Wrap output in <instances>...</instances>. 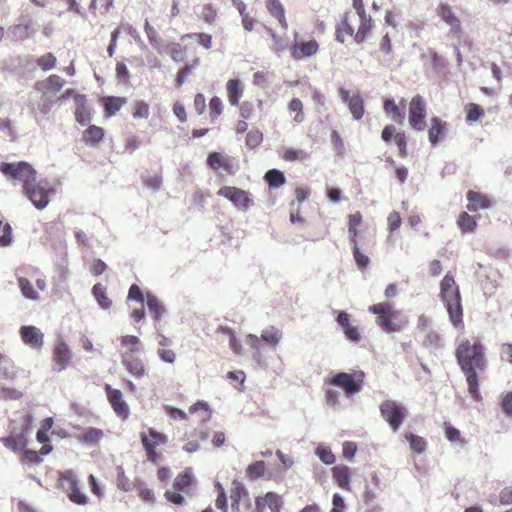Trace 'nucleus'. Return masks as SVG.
<instances>
[{"instance_id":"f257e3e1","label":"nucleus","mask_w":512,"mask_h":512,"mask_svg":"<svg viewBox=\"0 0 512 512\" xmlns=\"http://www.w3.org/2000/svg\"><path fill=\"white\" fill-rule=\"evenodd\" d=\"M455 357L464 374L477 373L486 368L485 347L480 341L471 343L468 339L462 340L455 350Z\"/></svg>"},{"instance_id":"f03ea898","label":"nucleus","mask_w":512,"mask_h":512,"mask_svg":"<svg viewBox=\"0 0 512 512\" xmlns=\"http://www.w3.org/2000/svg\"><path fill=\"white\" fill-rule=\"evenodd\" d=\"M368 311L376 315L377 325L388 334L401 332L408 326L407 316L388 303L370 305Z\"/></svg>"},{"instance_id":"7ed1b4c3","label":"nucleus","mask_w":512,"mask_h":512,"mask_svg":"<svg viewBox=\"0 0 512 512\" xmlns=\"http://www.w3.org/2000/svg\"><path fill=\"white\" fill-rule=\"evenodd\" d=\"M364 378L365 374L361 370L352 373L337 372L329 377L328 383L342 389L346 397H352L363 389Z\"/></svg>"},{"instance_id":"20e7f679","label":"nucleus","mask_w":512,"mask_h":512,"mask_svg":"<svg viewBox=\"0 0 512 512\" xmlns=\"http://www.w3.org/2000/svg\"><path fill=\"white\" fill-rule=\"evenodd\" d=\"M439 297L454 328H463V306L460 290H440Z\"/></svg>"},{"instance_id":"39448f33","label":"nucleus","mask_w":512,"mask_h":512,"mask_svg":"<svg viewBox=\"0 0 512 512\" xmlns=\"http://www.w3.org/2000/svg\"><path fill=\"white\" fill-rule=\"evenodd\" d=\"M59 487L66 491L69 500L77 505H86L88 496L79 489L80 480L71 469L59 472Z\"/></svg>"},{"instance_id":"423d86ee","label":"nucleus","mask_w":512,"mask_h":512,"mask_svg":"<svg viewBox=\"0 0 512 512\" xmlns=\"http://www.w3.org/2000/svg\"><path fill=\"white\" fill-rule=\"evenodd\" d=\"M379 410L381 416L394 432L399 430L408 414L407 409L402 404L394 400L383 401L379 406Z\"/></svg>"},{"instance_id":"0eeeda50","label":"nucleus","mask_w":512,"mask_h":512,"mask_svg":"<svg viewBox=\"0 0 512 512\" xmlns=\"http://www.w3.org/2000/svg\"><path fill=\"white\" fill-rule=\"evenodd\" d=\"M0 171L3 175L23 182V186L36 180V171L27 162L0 164Z\"/></svg>"},{"instance_id":"6e6552de","label":"nucleus","mask_w":512,"mask_h":512,"mask_svg":"<svg viewBox=\"0 0 512 512\" xmlns=\"http://www.w3.org/2000/svg\"><path fill=\"white\" fill-rule=\"evenodd\" d=\"M427 116V102L419 94L413 96L408 105V121L415 131H423Z\"/></svg>"},{"instance_id":"1a4fd4ad","label":"nucleus","mask_w":512,"mask_h":512,"mask_svg":"<svg viewBox=\"0 0 512 512\" xmlns=\"http://www.w3.org/2000/svg\"><path fill=\"white\" fill-rule=\"evenodd\" d=\"M25 195L30 199L37 209L45 208L49 203V195L53 191L48 182L32 181L23 186Z\"/></svg>"},{"instance_id":"9d476101","label":"nucleus","mask_w":512,"mask_h":512,"mask_svg":"<svg viewBox=\"0 0 512 512\" xmlns=\"http://www.w3.org/2000/svg\"><path fill=\"white\" fill-rule=\"evenodd\" d=\"M217 194L228 199L235 207L244 211L254 205V200L250 193L235 186H223L218 190Z\"/></svg>"},{"instance_id":"9b49d317","label":"nucleus","mask_w":512,"mask_h":512,"mask_svg":"<svg viewBox=\"0 0 512 512\" xmlns=\"http://www.w3.org/2000/svg\"><path fill=\"white\" fill-rule=\"evenodd\" d=\"M16 277L20 288H43L45 281L41 272L32 266H21L16 270Z\"/></svg>"},{"instance_id":"f8f14e48","label":"nucleus","mask_w":512,"mask_h":512,"mask_svg":"<svg viewBox=\"0 0 512 512\" xmlns=\"http://www.w3.org/2000/svg\"><path fill=\"white\" fill-rule=\"evenodd\" d=\"M127 300L139 302L142 306L146 304L148 310L153 314L156 321H160L162 313L165 311L163 304L151 294L145 296L143 290H128Z\"/></svg>"},{"instance_id":"ddd939ff","label":"nucleus","mask_w":512,"mask_h":512,"mask_svg":"<svg viewBox=\"0 0 512 512\" xmlns=\"http://www.w3.org/2000/svg\"><path fill=\"white\" fill-rule=\"evenodd\" d=\"M65 80L59 75L52 74L34 83V90L41 98H57L56 95L64 87Z\"/></svg>"},{"instance_id":"4468645a","label":"nucleus","mask_w":512,"mask_h":512,"mask_svg":"<svg viewBox=\"0 0 512 512\" xmlns=\"http://www.w3.org/2000/svg\"><path fill=\"white\" fill-rule=\"evenodd\" d=\"M334 314L336 315L335 321L345 335L346 340L353 344H358L362 340V335L358 327L351 323L350 314L345 310H335Z\"/></svg>"},{"instance_id":"2eb2a0df","label":"nucleus","mask_w":512,"mask_h":512,"mask_svg":"<svg viewBox=\"0 0 512 512\" xmlns=\"http://www.w3.org/2000/svg\"><path fill=\"white\" fill-rule=\"evenodd\" d=\"M282 338V333L279 329L274 326H269L261 332V336L258 337L254 334H248L246 342L255 350L260 349V341L262 340L266 345L275 348Z\"/></svg>"},{"instance_id":"dca6fc26","label":"nucleus","mask_w":512,"mask_h":512,"mask_svg":"<svg viewBox=\"0 0 512 512\" xmlns=\"http://www.w3.org/2000/svg\"><path fill=\"white\" fill-rule=\"evenodd\" d=\"M105 391L107 399L116 415L122 419H127L130 415L128 404L123 400V394L119 389H114L106 384Z\"/></svg>"},{"instance_id":"f3484780","label":"nucleus","mask_w":512,"mask_h":512,"mask_svg":"<svg viewBox=\"0 0 512 512\" xmlns=\"http://www.w3.org/2000/svg\"><path fill=\"white\" fill-rule=\"evenodd\" d=\"M437 15L450 27L453 35H460L462 33V26L460 19L455 15L452 6L448 3L441 2L436 8Z\"/></svg>"},{"instance_id":"a211bd4d","label":"nucleus","mask_w":512,"mask_h":512,"mask_svg":"<svg viewBox=\"0 0 512 512\" xmlns=\"http://www.w3.org/2000/svg\"><path fill=\"white\" fill-rule=\"evenodd\" d=\"M71 350L63 339L57 340L53 350L54 370L61 372L65 370L71 360Z\"/></svg>"},{"instance_id":"6ab92c4d","label":"nucleus","mask_w":512,"mask_h":512,"mask_svg":"<svg viewBox=\"0 0 512 512\" xmlns=\"http://www.w3.org/2000/svg\"><path fill=\"white\" fill-rule=\"evenodd\" d=\"M341 99L347 103L348 108L355 120H360L365 113L364 100L359 94L350 95L348 90L340 89Z\"/></svg>"},{"instance_id":"aec40b11","label":"nucleus","mask_w":512,"mask_h":512,"mask_svg":"<svg viewBox=\"0 0 512 512\" xmlns=\"http://www.w3.org/2000/svg\"><path fill=\"white\" fill-rule=\"evenodd\" d=\"M140 440L146 453L156 450L158 445H163L167 442V436L158 432L154 428H149L148 433L140 432Z\"/></svg>"},{"instance_id":"412c9836","label":"nucleus","mask_w":512,"mask_h":512,"mask_svg":"<svg viewBox=\"0 0 512 512\" xmlns=\"http://www.w3.org/2000/svg\"><path fill=\"white\" fill-rule=\"evenodd\" d=\"M20 334L22 341L31 348H41L44 344V334L33 325H23Z\"/></svg>"},{"instance_id":"4be33fe9","label":"nucleus","mask_w":512,"mask_h":512,"mask_svg":"<svg viewBox=\"0 0 512 512\" xmlns=\"http://www.w3.org/2000/svg\"><path fill=\"white\" fill-rule=\"evenodd\" d=\"M466 198L468 201L467 209L470 212L487 209L492 204L488 195L474 190H469L466 194Z\"/></svg>"},{"instance_id":"5701e85b","label":"nucleus","mask_w":512,"mask_h":512,"mask_svg":"<svg viewBox=\"0 0 512 512\" xmlns=\"http://www.w3.org/2000/svg\"><path fill=\"white\" fill-rule=\"evenodd\" d=\"M447 123L441 118L434 116L430 118L428 127V140L431 145H436L446 134Z\"/></svg>"},{"instance_id":"b1692460","label":"nucleus","mask_w":512,"mask_h":512,"mask_svg":"<svg viewBox=\"0 0 512 512\" xmlns=\"http://www.w3.org/2000/svg\"><path fill=\"white\" fill-rule=\"evenodd\" d=\"M64 242V231L61 226L55 223L45 225L44 244L52 248L61 246Z\"/></svg>"},{"instance_id":"393cba45","label":"nucleus","mask_w":512,"mask_h":512,"mask_svg":"<svg viewBox=\"0 0 512 512\" xmlns=\"http://www.w3.org/2000/svg\"><path fill=\"white\" fill-rule=\"evenodd\" d=\"M265 6L269 14L279 23V26L287 30L288 21L286 19L285 8L280 0H265Z\"/></svg>"},{"instance_id":"a878e982","label":"nucleus","mask_w":512,"mask_h":512,"mask_svg":"<svg viewBox=\"0 0 512 512\" xmlns=\"http://www.w3.org/2000/svg\"><path fill=\"white\" fill-rule=\"evenodd\" d=\"M319 44L316 40L303 41L295 43L292 47V56L295 59L311 57L318 53Z\"/></svg>"},{"instance_id":"bb28decb","label":"nucleus","mask_w":512,"mask_h":512,"mask_svg":"<svg viewBox=\"0 0 512 512\" xmlns=\"http://www.w3.org/2000/svg\"><path fill=\"white\" fill-rule=\"evenodd\" d=\"M207 165L213 170L223 169L228 174L233 173V164L230 157L219 152H211L207 157Z\"/></svg>"},{"instance_id":"cd10ccee","label":"nucleus","mask_w":512,"mask_h":512,"mask_svg":"<svg viewBox=\"0 0 512 512\" xmlns=\"http://www.w3.org/2000/svg\"><path fill=\"white\" fill-rule=\"evenodd\" d=\"M196 480L191 468H185L177 475L173 482V488L183 493H189L190 488L195 485Z\"/></svg>"},{"instance_id":"c85d7f7f","label":"nucleus","mask_w":512,"mask_h":512,"mask_svg":"<svg viewBox=\"0 0 512 512\" xmlns=\"http://www.w3.org/2000/svg\"><path fill=\"white\" fill-rule=\"evenodd\" d=\"M351 12H345L341 18V21L336 25L335 37L340 43H344L346 37L352 36L354 38V28L350 23Z\"/></svg>"},{"instance_id":"c756f323","label":"nucleus","mask_w":512,"mask_h":512,"mask_svg":"<svg viewBox=\"0 0 512 512\" xmlns=\"http://www.w3.org/2000/svg\"><path fill=\"white\" fill-rule=\"evenodd\" d=\"M332 477L335 483L343 490H350L351 473L346 465H336L332 468Z\"/></svg>"},{"instance_id":"7c9ffc66","label":"nucleus","mask_w":512,"mask_h":512,"mask_svg":"<svg viewBox=\"0 0 512 512\" xmlns=\"http://www.w3.org/2000/svg\"><path fill=\"white\" fill-rule=\"evenodd\" d=\"M74 100L77 103L75 110V119L80 125H87L90 120V111L86 106V96L82 94H75Z\"/></svg>"},{"instance_id":"2f4dec72","label":"nucleus","mask_w":512,"mask_h":512,"mask_svg":"<svg viewBox=\"0 0 512 512\" xmlns=\"http://www.w3.org/2000/svg\"><path fill=\"white\" fill-rule=\"evenodd\" d=\"M383 110L394 122L398 124H402L404 122L405 112L393 99H384Z\"/></svg>"},{"instance_id":"473e14b6","label":"nucleus","mask_w":512,"mask_h":512,"mask_svg":"<svg viewBox=\"0 0 512 512\" xmlns=\"http://www.w3.org/2000/svg\"><path fill=\"white\" fill-rule=\"evenodd\" d=\"M232 509L233 510H239L240 501L243 499L250 500L249 498V492L245 485L239 481L238 479H234L232 482Z\"/></svg>"},{"instance_id":"72a5a7b5","label":"nucleus","mask_w":512,"mask_h":512,"mask_svg":"<svg viewBox=\"0 0 512 512\" xmlns=\"http://www.w3.org/2000/svg\"><path fill=\"white\" fill-rule=\"evenodd\" d=\"M227 97L230 105L238 106L240 97L243 94V87L238 79H230L226 84Z\"/></svg>"},{"instance_id":"f704fd0d","label":"nucleus","mask_w":512,"mask_h":512,"mask_svg":"<svg viewBox=\"0 0 512 512\" xmlns=\"http://www.w3.org/2000/svg\"><path fill=\"white\" fill-rule=\"evenodd\" d=\"M360 24L358 30L354 33V41L357 44H361L365 41L368 34L372 30V19L369 14H364V16H359Z\"/></svg>"},{"instance_id":"c9c22d12","label":"nucleus","mask_w":512,"mask_h":512,"mask_svg":"<svg viewBox=\"0 0 512 512\" xmlns=\"http://www.w3.org/2000/svg\"><path fill=\"white\" fill-rule=\"evenodd\" d=\"M102 103L106 116L110 117L115 115L126 104V98L108 96L102 99Z\"/></svg>"},{"instance_id":"e433bc0d","label":"nucleus","mask_w":512,"mask_h":512,"mask_svg":"<svg viewBox=\"0 0 512 512\" xmlns=\"http://www.w3.org/2000/svg\"><path fill=\"white\" fill-rule=\"evenodd\" d=\"M363 223L362 214L356 211L353 214L348 215V234L350 242L358 241L359 228Z\"/></svg>"},{"instance_id":"4c0bfd02","label":"nucleus","mask_w":512,"mask_h":512,"mask_svg":"<svg viewBox=\"0 0 512 512\" xmlns=\"http://www.w3.org/2000/svg\"><path fill=\"white\" fill-rule=\"evenodd\" d=\"M479 217L472 216L468 212H461L457 219V225L462 233H472L477 228V219Z\"/></svg>"},{"instance_id":"58836bf2","label":"nucleus","mask_w":512,"mask_h":512,"mask_svg":"<svg viewBox=\"0 0 512 512\" xmlns=\"http://www.w3.org/2000/svg\"><path fill=\"white\" fill-rule=\"evenodd\" d=\"M123 365L136 378H142L146 374L145 366L139 358H124Z\"/></svg>"},{"instance_id":"ea45409f","label":"nucleus","mask_w":512,"mask_h":512,"mask_svg":"<svg viewBox=\"0 0 512 512\" xmlns=\"http://www.w3.org/2000/svg\"><path fill=\"white\" fill-rule=\"evenodd\" d=\"M9 37L13 41H24L32 34V29L26 24H15L8 28Z\"/></svg>"},{"instance_id":"a19ab883","label":"nucleus","mask_w":512,"mask_h":512,"mask_svg":"<svg viewBox=\"0 0 512 512\" xmlns=\"http://www.w3.org/2000/svg\"><path fill=\"white\" fill-rule=\"evenodd\" d=\"M104 137L103 128L96 125H89L83 133V138L86 143L91 145L98 144Z\"/></svg>"},{"instance_id":"79ce46f5","label":"nucleus","mask_w":512,"mask_h":512,"mask_svg":"<svg viewBox=\"0 0 512 512\" xmlns=\"http://www.w3.org/2000/svg\"><path fill=\"white\" fill-rule=\"evenodd\" d=\"M280 156L285 161L294 162L307 159L309 154L302 149L286 147L282 149Z\"/></svg>"},{"instance_id":"37998d69","label":"nucleus","mask_w":512,"mask_h":512,"mask_svg":"<svg viewBox=\"0 0 512 512\" xmlns=\"http://www.w3.org/2000/svg\"><path fill=\"white\" fill-rule=\"evenodd\" d=\"M264 179L270 188H278L286 182L283 172L277 169L268 170L264 175Z\"/></svg>"},{"instance_id":"c03bdc74","label":"nucleus","mask_w":512,"mask_h":512,"mask_svg":"<svg viewBox=\"0 0 512 512\" xmlns=\"http://www.w3.org/2000/svg\"><path fill=\"white\" fill-rule=\"evenodd\" d=\"M352 244V250H353V257L357 264V266L360 269H364L369 264V257L362 251L363 244L360 243V241L351 242Z\"/></svg>"},{"instance_id":"a18cd8bd","label":"nucleus","mask_w":512,"mask_h":512,"mask_svg":"<svg viewBox=\"0 0 512 512\" xmlns=\"http://www.w3.org/2000/svg\"><path fill=\"white\" fill-rule=\"evenodd\" d=\"M465 376L471 398L475 401H479L481 399V393L479 390L478 373H467Z\"/></svg>"},{"instance_id":"49530a36","label":"nucleus","mask_w":512,"mask_h":512,"mask_svg":"<svg viewBox=\"0 0 512 512\" xmlns=\"http://www.w3.org/2000/svg\"><path fill=\"white\" fill-rule=\"evenodd\" d=\"M218 10L212 3H206L202 6L199 18L206 24L212 25L216 22Z\"/></svg>"},{"instance_id":"de8ad7c7","label":"nucleus","mask_w":512,"mask_h":512,"mask_svg":"<svg viewBox=\"0 0 512 512\" xmlns=\"http://www.w3.org/2000/svg\"><path fill=\"white\" fill-rule=\"evenodd\" d=\"M303 102L299 98H293L288 104L290 113H294L293 120L295 123L300 124L305 119Z\"/></svg>"},{"instance_id":"09e8293b","label":"nucleus","mask_w":512,"mask_h":512,"mask_svg":"<svg viewBox=\"0 0 512 512\" xmlns=\"http://www.w3.org/2000/svg\"><path fill=\"white\" fill-rule=\"evenodd\" d=\"M466 122L472 123L478 121L484 115V109L475 103L465 105Z\"/></svg>"},{"instance_id":"8fccbe9b","label":"nucleus","mask_w":512,"mask_h":512,"mask_svg":"<svg viewBox=\"0 0 512 512\" xmlns=\"http://www.w3.org/2000/svg\"><path fill=\"white\" fill-rule=\"evenodd\" d=\"M405 439L408 441L410 448L418 454H421L426 448L424 439L412 432L405 433Z\"/></svg>"},{"instance_id":"3c124183","label":"nucleus","mask_w":512,"mask_h":512,"mask_svg":"<svg viewBox=\"0 0 512 512\" xmlns=\"http://www.w3.org/2000/svg\"><path fill=\"white\" fill-rule=\"evenodd\" d=\"M132 116L134 119H148L150 116V105L143 100L135 101Z\"/></svg>"},{"instance_id":"603ef678","label":"nucleus","mask_w":512,"mask_h":512,"mask_svg":"<svg viewBox=\"0 0 512 512\" xmlns=\"http://www.w3.org/2000/svg\"><path fill=\"white\" fill-rule=\"evenodd\" d=\"M265 474V462L262 460L255 461L248 465L247 475L251 480H258Z\"/></svg>"},{"instance_id":"864d4df0","label":"nucleus","mask_w":512,"mask_h":512,"mask_svg":"<svg viewBox=\"0 0 512 512\" xmlns=\"http://www.w3.org/2000/svg\"><path fill=\"white\" fill-rule=\"evenodd\" d=\"M315 454L326 465H331L335 462V456L332 453L331 449L324 444H319L317 446V448L315 449Z\"/></svg>"},{"instance_id":"5fc2aeb1","label":"nucleus","mask_w":512,"mask_h":512,"mask_svg":"<svg viewBox=\"0 0 512 512\" xmlns=\"http://www.w3.org/2000/svg\"><path fill=\"white\" fill-rule=\"evenodd\" d=\"M223 112V103L218 96H214L209 101V116L212 122H215Z\"/></svg>"},{"instance_id":"6e6d98bb","label":"nucleus","mask_w":512,"mask_h":512,"mask_svg":"<svg viewBox=\"0 0 512 512\" xmlns=\"http://www.w3.org/2000/svg\"><path fill=\"white\" fill-rule=\"evenodd\" d=\"M36 64L44 71L51 70L56 67L57 59L52 53H45L36 59Z\"/></svg>"},{"instance_id":"4d7b16f0","label":"nucleus","mask_w":512,"mask_h":512,"mask_svg":"<svg viewBox=\"0 0 512 512\" xmlns=\"http://www.w3.org/2000/svg\"><path fill=\"white\" fill-rule=\"evenodd\" d=\"M393 140L398 148V155L401 157V158H405L407 157V142H408V139H407V135L404 131H400V132H397L394 137H393Z\"/></svg>"},{"instance_id":"13d9d810","label":"nucleus","mask_w":512,"mask_h":512,"mask_svg":"<svg viewBox=\"0 0 512 512\" xmlns=\"http://www.w3.org/2000/svg\"><path fill=\"white\" fill-rule=\"evenodd\" d=\"M36 440L42 444L39 452L41 455L46 456L52 452L53 446L50 443L48 432L38 430L36 434Z\"/></svg>"},{"instance_id":"bf43d9fd","label":"nucleus","mask_w":512,"mask_h":512,"mask_svg":"<svg viewBox=\"0 0 512 512\" xmlns=\"http://www.w3.org/2000/svg\"><path fill=\"white\" fill-rule=\"evenodd\" d=\"M425 344L433 349H441L444 346L442 336L434 330L426 333Z\"/></svg>"},{"instance_id":"052dcab7","label":"nucleus","mask_w":512,"mask_h":512,"mask_svg":"<svg viewBox=\"0 0 512 512\" xmlns=\"http://www.w3.org/2000/svg\"><path fill=\"white\" fill-rule=\"evenodd\" d=\"M139 497L146 503H154L155 495L152 489H150L144 481L139 480L137 485Z\"/></svg>"},{"instance_id":"680f3d73","label":"nucleus","mask_w":512,"mask_h":512,"mask_svg":"<svg viewBox=\"0 0 512 512\" xmlns=\"http://www.w3.org/2000/svg\"><path fill=\"white\" fill-rule=\"evenodd\" d=\"M91 294L103 310L110 309L112 300L107 296L106 290H91Z\"/></svg>"},{"instance_id":"e2e57ef3","label":"nucleus","mask_w":512,"mask_h":512,"mask_svg":"<svg viewBox=\"0 0 512 512\" xmlns=\"http://www.w3.org/2000/svg\"><path fill=\"white\" fill-rule=\"evenodd\" d=\"M117 487L126 492L132 491L135 487V484L125 476L124 469L122 467H118Z\"/></svg>"},{"instance_id":"0e129e2a","label":"nucleus","mask_w":512,"mask_h":512,"mask_svg":"<svg viewBox=\"0 0 512 512\" xmlns=\"http://www.w3.org/2000/svg\"><path fill=\"white\" fill-rule=\"evenodd\" d=\"M445 436L450 442L459 441L461 445L464 444V440L461 439L460 431L455 428L450 422H444Z\"/></svg>"},{"instance_id":"69168bd1","label":"nucleus","mask_w":512,"mask_h":512,"mask_svg":"<svg viewBox=\"0 0 512 512\" xmlns=\"http://www.w3.org/2000/svg\"><path fill=\"white\" fill-rule=\"evenodd\" d=\"M103 436L100 429L91 427L83 434V440L89 444H97Z\"/></svg>"},{"instance_id":"338daca9","label":"nucleus","mask_w":512,"mask_h":512,"mask_svg":"<svg viewBox=\"0 0 512 512\" xmlns=\"http://www.w3.org/2000/svg\"><path fill=\"white\" fill-rule=\"evenodd\" d=\"M144 31L151 46L158 48L160 46V37L147 20L145 21Z\"/></svg>"},{"instance_id":"774afa93","label":"nucleus","mask_w":512,"mask_h":512,"mask_svg":"<svg viewBox=\"0 0 512 512\" xmlns=\"http://www.w3.org/2000/svg\"><path fill=\"white\" fill-rule=\"evenodd\" d=\"M56 102H58L57 98H41L40 97V100L37 104V110L41 114L47 115L52 111Z\"/></svg>"}]
</instances>
